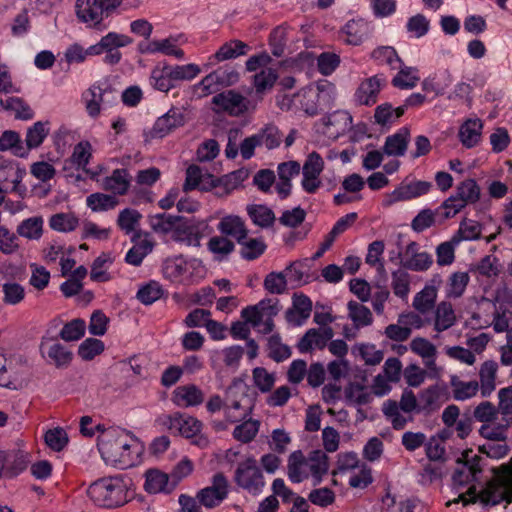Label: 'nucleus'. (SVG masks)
<instances>
[{"instance_id":"f03ea898","label":"nucleus","mask_w":512,"mask_h":512,"mask_svg":"<svg viewBox=\"0 0 512 512\" xmlns=\"http://www.w3.org/2000/svg\"><path fill=\"white\" fill-rule=\"evenodd\" d=\"M136 440L126 431L119 428L103 430L98 437V450L107 464L128 467L133 465L132 450Z\"/></svg>"},{"instance_id":"6ab92c4d","label":"nucleus","mask_w":512,"mask_h":512,"mask_svg":"<svg viewBox=\"0 0 512 512\" xmlns=\"http://www.w3.org/2000/svg\"><path fill=\"white\" fill-rule=\"evenodd\" d=\"M131 179L127 169L117 168L112 171L111 175L101 179V187L114 196H123L129 191Z\"/></svg>"},{"instance_id":"e433bc0d","label":"nucleus","mask_w":512,"mask_h":512,"mask_svg":"<svg viewBox=\"0 0 512 512\" xmlns=\"http://www.w3.org/2000/svg\"><path fill=\"white\" fill-rule=\"evenodd\" d=\"M470 281L468 272L458 271L452 273L446 283V296L448 298H460Z\"/></svg>"},{"instance_id":"aec40b11","label":"nucleus","mask_w":512,"mask_h":512,"mask_svg":"<svg viewBox=\"0 0 512 512\" xmlns=\"http://www.w3.org/2000/svg\"><path fill=\"white\" fill-rule=\"evenodd\" d=\"M172 239L188 246H199L201 234L193 222L182 216H178V222L174 225Z\"/></svg>"},{"instance_id":"7ed1b4c3","label":"nucleus","mask_w":512,"mask_h":512,"mask_svg":"<svg viewBox=\"0 0 512 512\" xmlns=\"http://www.w3.org/2000/svg\"><path fill=\"white\" fill-rule=\"evenodd\" d=\"M328 469V456L322 450H314L308 457H305L302 451L297 450L292 452L288 458V477L293 483H300L312 477L313 485L316 486L321 483Z\"/></svg>"},{"instance_id":"a878e982","label":"nucleus","mask_w":512,"mask_h":512,"mask_svg":"<svg viewBox=\"0 0 512 512\" xmlns=\"http://www.w3.org/2000/svg\"><path fill=\"white\" fill-rule=\"evenodd\" d=\"M217 229L222 235L230 236L236 239L237 242H241L246 238L248 229L243 219L236 215H228L223 217L218 225Z\"/></svg>"},{"instance_id":"5701e85b","label":"nucleus","mask_w":512,"mask_h":512,"mask_svg":"<svg viewBox=\"0 0 512 512\" xmlns=\"http://www.w3.org/2000/svg\"><path fill=\"white\" fill-rule=\"evenodd\" d=\"M48 338L43 337L40 344V351L42 355L46 353L50 362L57 368H66L70 365L73 359V353L61 343H47Z\"/></svg>"},{"instance_id":"9b49d317","label":"nucleus","mask_w":512,"mask_h":512,"mask_svg":"<svg viewBox=\"0 0 512 512\" xmlns=\"http://www.w3.org/2000/svg\"><path fill=\"white\" fill-rule=\"evenodd\" d=\"M212 103L216 106L217 113L226 112L231 116H240L255 107V105H251L250 100L235 90H226L216 94L212 98Z\"/></svg>"},{"instance_id":"7c9ffc66","label":"nucleus","mask_w":512,"mask_h":512,"mask_svg":"<svg viewBox=\"0 0 512 512\" xmlns=\"http://www.w3.org/2000/svg\"><path fill=\"white\" fill-rule=\"evenodd\" d=\"M410 138L408 127H401L395 134L386 138V155L402 156L407 150Z\"/></svg>"},{"instance_id":"4d7b16f0","label":"nucleus","mask_w":512,"mask_h":512,"mask_svg":"<svg viewBox=\"0 0 512 512\" xmlns=\"http://www.w3.org/2000/svg\"><path fill=\"white\" fill-rule=\"evenodd\" d=\"M510 422L508 420H505V423H486L483 424L479 429V434L488 440H491L492 442L495 441H505L507 438L506 430L509 427Z\"/></svg>"},{"instance_id":"39448f33","label":"nucleus","mask_w":512,"mask_h":512,"mask_svg":"<svg viewBox=\"0 0 512 512\" xmlns=\"http://www.w3.org/2000/svg\"><path fill=\"white\" fill-rule=\"evenodd\" d=\"M389 261L399 265L404 270L422 272L433 264V257L426 251H420V245L411 241L402 246L397 243V249L389 251Z\"/></svg>"},{"instance_id":"864d4df0","label":"nucleus","mask_w":512,"mask_h":512,"mask_svg":"<svg viewBox=\"0 0 512 512\" xmlns=\"http://www.w3.org/2000/svg\"><path fill=\"white\" fill-rule=\"evenodd\" d=\"M164 290L156 281H150L139 288L137 299L144 305H151L163 296Z\"/></svg>"},{"instance_id":"bf43d9fd","label":"nucleus","mask_w":512,"mask_h":512,"mask_svg":"<svg viewBox=\"0 0 512 512\" xmlns=\"http://www.w3.org/2000/svg\"><path fill=\"white\" fill-rule=\"evenodd\" d=\"M78 218L71 213H58L49 220L50 227L59 232H71L78 226Z\"/></svg>"},{"instance_id":"f704fd0d","label":"nucleus","mask_w":512,"mask_h":512,"mask_svg":"<svg viewBox=\"0 0 512 512\" xmlns=\"http://www.w3.org/2000/svg\"><path fill=\"white\" fill-rule=\"evenodd\" d=\"M453 197L456 198L465 207L468 204L477 202L480 198V188L475 180L467 179L461 182Z\"/></svg>"},{"instance_id":"f257e3e1","label":"nucleus","mask_w":512,"mask_h":512,"mask_svg":"<svg viewBox=\"0 0 512 512\" xmlns=\"http://www.w3.org/2000/svg\"><path fill=\"white\" fill-rule=\"evenodd\" d=\"M481 473L478 456L465 462H457V467L452 475V484L453 488L459 492V496L453 502L462 501L466 505L480 499L483 504L491 506L501 502H512V458L508 464L502 465L499 470L495 471L494 478L487 483L484 489L477 492L474 482L479 479Z\"/></svg>"},{"instance_id":"3c124183","label":"nucleus","mask_w":512,"mask_h":512,"mask_svg":"<svg viewBox=\"0 0 512 512\" xmlns=\"http://www.w3.org/2000/svg\"><path fill=\"white\" fill-rule=\"evenodd\" d=\"M3 302L6 305H18L21 303L26 295L25 288L15 282L7 281L2 284Z\"/></svg>"},{"instance_id":"58836bf2","label":"nucleus","mask_w":512,"mask_h":512,"mask_svg":"<svg viewBox=\"0 0 512 512\" xmlns=\"http://www.w3.org/2000/svg\"><path fill=\"white\" fill-rule=\"evenodd\" d=\"M240 255L243 259L252 261L259 258L266 251L267 245L262 238H249L248 235L241 242Z\"/></svg>"},{"instance_id":"ddd939ff","label":"nucleus","mask_w":512,"mask_h":512,"mask_svg":"<svg viewBox=\"0 0 512 512\" xmlns=\"http://www.w3.org/2000/svg\"><path fill=\"white\" fill-rule=\"evenodd\" d=\"M75 13L80 22L91 28L98 30L106 28L103 22L108 16L98 0H76Z\"/></svg>"},{"instance_id":"ea45409f","label":"nucleus","mask_w":512,"mask_h":512,"mask_svg":"<svg viewBox=\"0 0 512 512\" xmlns=\"http://www.w3.org/2000/svg\"><path fill=\"white\" fill-rule=\"evenodd\" d=\"M11 150L17 157H25L27 151L22 144L20 135L13 130H6L0 136V151Z\"/></svg>"},{"instance_id":"052dcab7","label":"nucleus","mask_w":512,"mask_h":512,"mask_svg":"<svg viewBox=\"0 0 512 512\" xmlns=\"http://www.w3.org/2000/svg\"><path fill=\"white\" fill-rule=\"evenodd\" d=\"M259 426V421L252 419L247 420L235 427L233 436L242 443H249L256 437Z\"/></svg>"},{"instance_id":"09e8293b","label":"nucleus","mask_w":512,"mask_h":512,"mask_svg":"<svg viewBox=\"0 0 512 512\" xmlns=\"http://www.w3.org/2000/svg\"><path fill=\"white\" fill-rule=\"evenodd\" d=\"M43 220L31 217L23 220L17 227V234L30 240H38L42 236Z\"/></svg>"},{"instance_id":"6e6d98bb","label":"nucleus","mask_w":512,"mask_h":512,"mask_svg":"<svg viewBox=\"0 0 512 512\" xmlns=\"http://www.w3.org/2000/svg\"><path fill=\"white\" fill-rule=\"evenodd\" d=\"M118 199L114 195L93 193L87 197V206L93 211H106L118 205Z\"/></svg>"},{"instance_id":"5fc2aeb1","label":"nucleus","mask_w":512,"mask_h":512,"mask_svg":"<svg viewBox=\"0 0 512 512\" xmlns=\"http://www.w3.org/2000/svg\"><path fill=\"white\" fill-rule=\"evenodd\" d=\"M453 388V397L458 401H464L472 398L480 390L479 383L477 381H461L453 379L451 381Z\"/></svg>"},{"instance_id":"774afa93","label":"nucleus","mask_w":512,"mask_h":512,"mask_svg":"<svg viewBox=\"0 0 512 512\" xmlns=\"http://www.w3.org/2000/svg\"><path fill=\"white\" fill-rule=\"evenodd\" d=\"M277 74L271 69H263L259 73L254 75V87L256 89V94L260 95L264 91L271 89L276 82Z\"/></svg>"},{"instance_id":"c85d7f7f","label":"nucleus","mask_w":512,"mask_h":512,"mask_svg":"<svg viewBox=\"0 0 512 512\" xmlns=\"http://www.w3.org/2000/svg\"><path fill=\"white\" fill-rule=\"evenodd\" d=\"M426 101V96L421 93H412L408 96L403 105L393 108L392 105L386 103V125L395 123L409 107H421Z\"/></svg>"},{"instance_id":"c756f323","label":"nucleus","mask_w":512,"mask_h":512,"mask_svg":"<svg viewBox=\"0 0 512 512\" xmlns=\"http://www.w3.org/2000/svg\"><path fill=\"white\" fill-rule=\"evenodd\" d=\"M437 288L433 285H425L413 298L412 306L420 314L430 312L437 300Z\"/></svg>"},{"instance_id":"c03bdc74","label":"nucleus","mask_w":512,"mask_h":512,"mask_svg":"<svg viewBox=\"0 0 512 512\" xmlns=\"http://www.w3.org/2000/svg\"><path fill=\"white\" fill-rule=\"evenodd\" d=\"M260 146H264L268 150L275 149L282 142V133L277 126L267 124L256 133Z\"/></svg>"},{"instance_id":"72a5a7b5","label":"nucleus","mask_w":512,"mask_h":512,"mask_svg":"<svg viewBox=\"0 0 512 512\" xmlns=\"http://www.w3.org/2000/svg\"><path fill=\"white\" fill-rule=\"evenodd\" d=\"M482 123L479 119L467 120L459 130V138L461 143L472 148L478 144L481 138Z\"/></svg>"},{"instance_id":"4be33fe9","label":"nucleus","mask_w":512,"mask_h":512,"mask_svg":"<svg viewBox=\"0 0 512 512\" xmlns=\"http://www.w3.org/2000/svg\"><path fill=\"white\" fill-rule=\"evenodd\" d=\"M248 51L249 46L245 42L233 39L221 45L220 48L208 58L206 65L214 66L219 62L246 55Z\"/></svg>"},{"instance_id":"2f4dec72","label":"nucleus","mask_w":512,"mask_h":512,"mask_svg":"<svg viewBox=\"0 0 512 512\" xmlns=\"http://www.w3.org/2000/svg\"><path fill=\"white\" fill-rule=\"evenodd\" d=\"M411 350L419 355L427 368L432 369L436 366V347L427 339L417 337L411 341Z\"/></svg>"},{"instance_id":"2eb2a0df","label":"nucleus","mask_w":512,"mask_h":512,"mask_svg":"<svg viewBox=\"0 0 512 512\" xmlns=\"http://www.w3.org/2000/svg\"><path fill=\"white\" fill-rule=\"evenodd\" d=\"M431 188L429 181L406 178L386 197V203L411 200L427 194Z\"/></svg>"},{"instance_id":"de8ad7c7","label":"nucleus","mask_w":512,"mask_h":512,"mask_svg":"<svg viewBox=\"0 0 512 512\" xmlns=\"http://www.w3.org/2000/svg\"><path fill=\"white\" fill-rule=\"evenodd\" d=\"M344 33L346 34L347 43L352 45H359L367 36L368 26L361 19L351 20L345 25Z\"/></svg>"},{"instance_id":"c9c22d12","label":"nucleus","mask_w":512,"mask_h":512,"mask_svg":"<svg viewBox=\"0 0 512 512\" xmlns=\"http://www.w3.org/2000/svg\"><path fill=\"white\" fill-rule=\"evenodd\" d=\"M247 213L252 222L261 228L272 226L276 220L274 212L269 207L261 204L248 205Z\"/></svg>"},{"instance_id":"412c9836","label":"nucleus","mask_w":512,"mask_h":512,"mask_svg":"<svg viewBox=\"0 0 512 512\" xmlns=\"http://www.w3.org/2000/svg\"><path fill=\"white\" fill-rule=\"evenodd\" d=\"M204 393L194 384L178 386L172 392L171 400L178 407H194L203 403Z\"/></svg>"},{"instance_id":"473e14b6","label":"nucleus","mask_w":512,"mask_h":512,"mask_svg":"<svg viewBox=\"0 0 512 512\" xmlns=\"http://www.w3.org/2000/svg\"><path fill=\"white\" fill-rule=\"evenodd\" d=\"M411 275L404 269L399 268L392 272L391 275V289L393 294L407 303L410 293Z\"/></svg>"},{"instance_id":"f3484780","label":"nucleus","mask_w":512,"mask_h":512,"mask_svg":"<svg viewBox=\"0 0 512 512\" xmlns=\"http://www.w3.org/2000/svg\"><path fill=\"white\" fill-rule=\"evenodd\" d=\"M239 74L236 70L227 67H220L205 76L198 84L202 90V96H208L215 92L218 85L229 86L237 82Z\"/></svg>"},{"instance_id":"4c0bfd02","label":"nucleus","mask_w":512,"mask_h":512,"mask_svg":"<svg viewBox=\"0 0 512 512\" xmlns=\"http://www.w3.org/2000/svg\"><path fill=\"white\" fill-rule=\"evenodd\" d=\"M168 69V64H158L152 69L150 76L152 86L155 89L166 93L175 86L173 80L170 79V70Z\"/></svg>"},{"instance_id":"a211bd4d","label":"nucleus","mask_w":512,"mask_h":512,"mask_svg":"<svg viewBox=\"0 0 512 512\" xmlns=\"http://www.w3.org/2000/svg\"><path fill=\"white\" fill-rule=\"evenodd\" d=\"M333 336L334 332L331 327L311 328L299 340L297 348L301 353H307L313 349L322 350Z\"/></svg>"},{"instance_id":"49530a36","label":"nucleus","mask_w":512,"mask_h":512,"mask_svg":"<svg viewBox=\"0 0 512 512\" xmlns=\"http://www.w3.org/2000/svg\"><path fill=\"white\" fill-rule=\"evenodd\" d=\"M48 122L38 121L28 128L25 138L26 151L38 148L47 137L49 129L46 127Z\"/></svg>"},{"instance_id":"9d476101","label":"nucleus","mask_w":512,"mask_h":512,"mask_svg":"<svg viewBox=\"0 0 512 512\" xmlns=\"http://www.w3.org/2000/svg\"><path fill=\"white\" fill-rule=\"evenodd\" d=\"M168 428L177 431L185 438H194L193 443L204 447L208 444V439L199 435L202 429V422L192 416H186L180 413H175L167 417Z\"/></svg>"},{"instance_id":"6e6552de","label":"nucleus","mask_w":512,"mask_h":512,"mask_svg":"<svg viewBox=\"0 0 512 512\" xmlns=\"http://www.w3.org/2000/svg\"><path fill=\"white\" fill-rule=\"evenodd\" d=\"M235 483L252 495L259 494L265 486L261 469L254 458L239 463L234 474Z\"/></svg>"},{"instance_id":"20e7f679","label":"nucleus","mask_w":512,"mask_h":512,"mask_svg":"<svg viewBox=\"0 0 512 512\" xmlns=\"http://www.w3.org/2000/svg\"><path fill=\"white\" fill-rule=\"evenodd\" d=\"M337 96L336 86L326 80L302 88L295 96L300 108L309 116L328 113L334 106Z\"/></svg>"},{"instance_id":"bb28decb","label":"nucleus","mask_w":512,"mask_h":512,"mask_svg":"<svg viewBox=\"0 0 512 512\" xmlns=\"http://www.w3.org/2000/svg\"><path fill=\"white\" fill-rule=\"evenodd\" d=\"M498 364L494 360H486L479 369V388L483 397H488L496 388Z\"/></svg>"},{"instance_id":"b1692460","label":"nucleus","mask_w":512,"mask_h":512,"mask_svg":"<svg viewBox=\"0 0 512 512\" xmlns=\"http://www.w3.org/2000/svg\"><path fill=\"white\" fill-rule=\"evenodd\" d=\"M453 82V76L448 69H441L429 75L422 81V90L427 93L442 95Z\"/></svg>"},{"instance_id":"338daca9","label":"nucleus","mask_w":512,"mask_h":512,"mask_svg":"<svg viewBox=\"0 0 512 512\" xmlns=\"http://www.w3.org/2000/svg\"><path fill=\"white\" fill-rule=\"evenodd\" d=\"M103 351V341L96 338H87L78 347V355L85 361L92 360Z\"/></svg>"},{"instance_id":"1a4fd4ad","label":"nucleus","mask_w":512,"mask_h":512,"mask_svg":"<svg viewBox=\"0 0 512 512\" xmlns=\"http://www.w3.org/2000/svg\"><path fill=\"white\" fill-rule=\"evenodd\" d=\"M230 483L228 478L218 472L211 478L209 486L197 492V499L207 509L218 507L229 495Z\"/></svg>"},{"instance_id":"dca6fc26","label":"nucleus","mask_w":512,"mask_h":512,"mask_svg":"<svg viewBox=\"0 0 512 512\" xmlns=\"http://www.w3.org/2000/svg\"><path fill=\"white\" fill-rule=\"evenodd\" d=\"M186 121V112L183 107H171L167 113L156 120L151 135L155 138H163L175 129L184 126Z\"/></svg>"},{"instance_id":"69168bd1","label":"nucleus","mask_w":512,"mask_h":512,"mask_svg":"<svg viewBox=\"0 0 512 512\" xmlns=\"http://www.w3.org/2000/svg\"><path fill=\"white\" fill-rule=\"evenodd\" d=\"M170 70V79L175 81H189L194 79L199 73L200 68L196 64H186V65H169Z\"/></svg>"},{"instance_id":"0eeeda50","label":"nucleus","mask_w":512,"mask_h":512,"mask_svg":"<svg viewBox=\"0 0 512 512\" xmlns=\"http://www.w3.org/2000/svg\"><path fill=\"white\" fill-rule=\"evenodd\" d=\"M386 64L397 73L392 77L391 84L402 90L414 88L420 80L419 70L416 67L406 66L398 56L396 50L386 46Z\"/></svg>"},{"instance_id":"603ef678","label":"nucleus","mask_w":512,"mask_h":512,"mask_svg":"<svg viewBox=\"0 0 512 512\" xmlns=\"http://www.w3.org/2000/svg\"><path fill=\"white\" fill-rule=\"evenodd\" d=\"M458 245L459 239L454 237L439 244L436 248L437 264L439 266L451 265L455 260V249Z\"/></svg>"},{"instance_id":"13d9d810","label":"nucleus","mask_w":512,"mask_h":512,"mask_svg":"<svg viewBox=\"0 0 512 512\" xmlns=\"http://www.w3.org/2000/svg\"><path fill=\"white\" fill-rule=\"evenodd\" d=\"M312 311V301L304 294L294 295L293 297V308L288 309L286 312V318L288 321H292L294 313H298L302 320H306L310 317Z\"/></svg>"},{"instance_id":"a18cd8bd","label":"nucleus","mask_w":512,"mask_h":512,"mask_svg":"<svg viewBox=\"0 0 512 512\" xmlns=\"http://www.w3.org/2000/svg\"><path fill=\"white\" fill-rule=\"evenodd\" d=\"M0 104L5 110L14 111L17 119L30 120L34 117L33 110L22 98L8 97L1 100Z\"/></svg>"},{"instance_id":"4468645a","label":"nucleus","mask_w":512,"mask_h":512,"mask_svg":"<svg viewBox=\"0 0 512 512\" xmlns=\"http://www.w3.org/2000/svg\"><path fill=\"white\" fill-rule=\"evenodd\" d=\"M0 463L5 477L14 478L31 463V455L21 449L0 450Z\"/></svg>"},{"instance_id":"680f3d73","label":"nucleus","mask_w":512,"mask_h":512,"mask_svg":"<svg viewBox=\"0 0 512 512\" xmlns=\"http://www.w3.org/2000/svg\"><path fill=\"white\" fill-rule=\"evenodd\" d=\"M464 208L455 197L452 195L446 199L439 207L435 209L437 220L439 223L453 218Z\"/></svg>"},{"instance_id":"8fccbe9b","label":"nucleus","mask_w":512,"mask_h":512,"mask_svg":"<svg viewBox=\"0 0 512 512\" xmlns=\"http://www.w3.org/2000/svg\"><path fill=\"white\" fill-rule=\"evenodd\" d=\"M85 330V321L81 318H75L63 326L59 337L66 342L77 341L84 336Z\"/></svg>"},{"instance_id":"cd10ccee","label":"nucleus","mask_w":512,"mask_h":512,"mask_svg":"<svg viewBox=\"0 0 512 512\" xmlns=\"http://www.w3.org/2000/svg\"><path fill=\"white\" fill-rule=\"evenodd\" d=\"M456 323V314L450 302H440L434 311V330L438 333L448 330Z\"/></svg>"},{"instance_id":"37998d69","label":"nucleus","mask_w":512,"mask_h":512,"mask_svg":"<svg viewBox=\"0 0 512 512\" xmlns=\"http://www.w3.org/2000/svg\"><path fill=\"white\" fill-rule=\"evenodd\" d=\"M178 222V215L168 213H159L149 216V224L151 229L162 235L172 233L174 225Z\"/></svg>"},{"instance_id":"f8f14e48","label":"nucleus","mask_w":512,"mask_h":512,"mask_svg":"<svg viewBox=\"0 0 512 512\" xmlns=\"http://www.w3.org/2000/svg\"><path fill=\"white\" fill-rule=\"evenodd\" d=\"M86 110L89 116L95 118L100 114L101 106H112L117 100V92L110 86L101 88L93 84L83 93Z\"/></svg>"},{"instance_id":"393cba45","label":"nucleus","mask_w":512,"mask_h":512,"mask_svg":"<svg viewBox=\"0 0 512 512\" xmlns=\"http://www.w3.org/2000/svg\"><path fill=\"white\" fill-rule=\"evenodd\" d=\"M380 90V79L377 76H372L361 82L355 92V100L360 105H374L377 102V97Z\"/></svg>"},{"instance_id":"423d86ee","label":"nucleus","mask_w":512,"mask_h":512,"mask_svg":"<svg viewBox=\"0 0 512 512\" xmlns=\"http://www.w3.org/2000/svg\"><path fill=\"white\" fill-rule=\"evenodd\" d=\"M87 494L96 505L101 507H118L125 501L124 486L118 478H103L93 482Z\"/></svg>"},{"instance_id":"0e129e2a","label":"nucleus","mask_w":512,"mask_h":512,"mask_svg":"<svg viewBox=\"0 0 512 512\" xmlns=\"http://www.w3.org/2000/svg\"><path fill=\"white\" fill-rule=\"evenodd\" d=\"M480 234L481 226L478 222L471 219H464L461 221L459 229L457 233L453 235V237L458 238L460 243L463 240H476L480 237Z\"/></svg>"},{"instance_id":"e2e57ef3","label":"nucleus","mask_w":512,"mask_h":512,"mask_svg":"<svg viewBox=\"0 0 512 512\" xmlns=\"http://www.w3.org/2000/svg\"><path fill=\"white\" fill-rule=\"evenodd\" d=\"M152 244L148 240H141L126 254L125 261L133 266H139L143 259L152 251Z\"/></svg>"},{"instance_id":"a19ab883","label":"nucleus","mask_w":512,"mask_h":512,"mask_svg":"<svg viewBox=\"0 0 512 512\" xmlns=\"http://www.w3.org/2000/svg\"><path fill=\"white\" fill-rule=\"evenodd\" d=\"M169 475L157 469H150L146 472L145 490L149 493L169 492Z\"/></svg>"},{"instance_id":"79ce46f5","label":"nucleus","mask_w":512,"mask_h":512,"mask_svg":"<svg viewBox=\"0 0 512 512\" xmlns=\"http://www.w3.org/2000/svg\"><path fill=\"white\" fill-rule=\"evenodd\" d=\"M348 317L353 322L355 328L368 326L372 323V313L369 308L357 301L348 303Z\"/></svg>"}]
</instances>
